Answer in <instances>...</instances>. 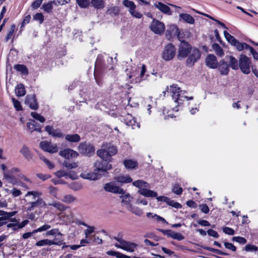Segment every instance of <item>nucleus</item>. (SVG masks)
<instances>
[{
	"instance_id": "obj_64",
	"label": "nucleus",
	"mask_w": 258,
	"mask_h": 258,
	"mask_svg": "<svg viewBox=\"0 0 258 258\" xmlns=\"http://www.w3.org/2000/svg\"><path fill=\"white\" fill-rule=\"evenodd\" d=\"M167 204L169 205L176 209H179L181 208V205L179 203L176 202L173 200H171L170 199H169V201L167 202Z\"/></svg>"
},
{
	"instance_id": "obj_17",
	"label": "nucleus",
	"mask_w": 258,
	"mask_h": 258,
	"mask_svg": "<svg viewBox=\"0 0 258 258\" xmlns=\"http://www.w3.org/2000/svg\"><path fill=\"white\" fill-rule=\"evenodd\" d=\"M156 8L160 11L162 13L168 15H172V11L170 8L167 5L162 3L161 2H157L154 4Z\"/></svg>"
},
{
	"instance_id": "obj_10",
	"label": "nucleus",
	"mask_w": 258,
	"mask_h": 258,
	"mask_svg": "<svg viewBox=\"0 0 258 258\" xmlns=\"http://www.w3.org/2000/svg\"><path fill=\"white\" fill-rule=\"evenodd\" d=\"M177 37L179 41H181L182 38L180 37V31L175 25H170L166 32V37L170 40L174 37Z\"/></svg>"
},
{
	"instance_id": "obj_13",
	"label": "nucleus",
	"mask_w": 258,
	"mask_h": 258,
	"mask_svg": "<svg viewBox=\"0 0 258 258\" xmlns=\"http://www.w3.org/2000/svg\"><path fill=\"white\" fill-rule=\"evenodd\" d=\"M206 64L211 69H216L218 67V62L216 57L214 54H209L206 58Z\"/></svg>"
},
{
	"instance_id": "obj_22",
	"label": "nucleus",
	"mask_w": 258,
	"mask_h": 258,
	"mask_svg": "<svg viewBox=\"0 0 258 258\" xmlns=\"http://www.w3.org/2000/svg\"><path fill=\"white\" fill-rule=\"evenodd\" d=\"M117 183H120V185L124 183H130L132 181V178L129 175H119L114 178Z\"/></svg>"
},
{
	"instance_id": "obj_45",
	"label": "nucleus",
	"mask_w": 258,
	"mask_h": 258,
	"mask_svg": "<svg viewBox=\"0 0 258 258\" xmlns=\"http://www.w3.org/2000/svg\"><path fill=\"white\" fill-rule=\"evenodd\" d=\"M79 6L81 8H87L89 7L90 2L89 0H76Z\"/></svg>"
},
{
	"instance_id": "obj_44",
	"label": "nucleus",
	"mask_w": 258,
	"mask_h": 258,
	"mask_svg": "<svg viewBox=\"0 0 258 258\" xmlns=\"http://www.w3.org/2000/svg\"><path fill=\"white\" fill-rule=\"evenodd\" d=\"M85 153L86 154V155L90 156L94 153L95 148L92 145H86L85 146Z\"/></svg>"
},
{
	"instance_id": "obj_19",
	"label": "nucleus",
	"mask_w": 258,
	"mask_h": 258,
	"mask_svg": "<svg viewBox=\"0 0 258 258\" xmlns=\"http://www.w3.org/2000/svg\"><path fill=\"white\" fill-rule=\"evenodd\" d=\"M124 122L127 125L131 126L133 129L135 128L136 127L138 128L140 127L139 124L137 123L132 115L129 114L125 116Z\"/></svg>"
},
{
	"instance_id": "obj_15",
	"label": "nucleus",
	"mask_w": 258,
	"mask_h": 258,
	"mask_svg": "<svg viewBox=\"0 0 258 258\" xmlns=\"http://www.w3.org/2000/svg\"><path fill=\"white\" fill-rule=\"evenodd\" d=\"M25 103L32 109L36 110L38 108L35 95H27L25 99Z\"/></svg>"
},
{
	"instance_id": "obj_36",
	"label": "nucleus",
	"mask_w": 258,
	"mask_h": 258,
	"mask_svg": "<svg viewBox=\"0 0 258 258\" xmlns=\"http://www.w3.org/2000/svg\"><path fill=\"white\" fill-rule=\"evenodd\" d=\"M233 45L234 46L238 51H241L243 49H249L250 47L248 44L245 43H241L237 40Z\"/></svg>"
},
{
	"instance_id": "obj_35",
	"label": "nucleus",
	"mask_w": 258,
	"mask_h": 258,
	"mask_svg": "<svg viewBox=\"0 0 258 258\" xmlns=\"http://www.w3.org/2000/svg\"><path fill=\"white\" fill-rule=\"evenodd\" d=\"M216 54L220 57H222L224 55V51L222 48L217 43H214L212 46Z\"/></svg>"
},
{
	"instance_id": "obj_37",
	"label": "nucleus",
	"mask_w": 258,
	"mask_h": 258,
	"mask_svg": "<svg viewBox=\"0 0 258 258\" xmlns=\"http://www.w3.org/2000/svg\"><path fill=\"white\" fill-rule=\"evenodd\" d=\"M226 58L229 59V66L233 70H237L238 66L237 59L232 56H226Z\"/></svg>"
},
{
	"instance_id": "obj_11",
	"label": "nucleus",
	"mask_w": 258,
	"mask_h": 258,
	"mask_svg": "<svg viewBox=\"0 0 258 258\" xmlns=\"http://www.w3.org/2000/svg\"><path fill=\"white\" fill-rule=\"evenodd\" d=\"M151 30L155 34H161L165 30V25L163 23L156 19H153L150 26Z\"/></svg>"
},
{
	"instance_id": "obj_53",
	"label": "nucleus",
	"mask_w": 258,
	"mask_h": 258,
	"mask_svg": "<svg viewBox=\"0 0 258 258\" xmlns=\"http://www.w3.org/2000/svg\"><path fill=\"white\" fill-rule=\"evenodd\" d=\"M82 187V185L80 183L73 182L70 184V188L74 191H78Z\"/></svg>"
},
{
	"instance_id": "obj_8",
	"label": "nucleus",
	"mask_w": 258,
	"mask_h": 258,
	"mask_svg": "<svg viewBox=\"0 0 258 258\" xmlns=\"http://www.w3.org/2000/svg\"><path fill=\"white\" fill-rule=\"evenodd\" d=\"M239 62V68L242 72L245 74H248L250 72V59L246 55L241 54L240 56Z\"/></svg>"
},
{
	"instance_id": "obj_25",
	"label": "nucleus",
	"mask_w": 258,
	"mask_h": 258,
	"mask_svg": "<svg viewBox=\"0 0 258 258\" xmlns=\"http://www.w3.org/2000/svg\"><path fill=\"white\" fill-rule=\"evenodd\" d=\"M27 126L31 133L34 131H37L39 133L41 132L40 126L34 120L28 122L27 123Z\"/></svg>"
},
{
	"instance_id": "obj_55",
	"label": "nucleus",
	"mask_w": 258,
	"mask_h": 258,
	"mask_svg": "<svg viewBox=\"0 0 258 258\" xmlns=\"http://www.w3.org/2000/svg\"><path fill=\"white\" fill-rule=\"evenodd\" d=\"M173 192L177 195H180L182 192V188L178 184H175L172 189Z\"/></svg>"
},
{
	"instance_id": "obj_48",
	"label": "nucleus",
	"mask_w": 258,
	"mask_h": 258,
	"mask_svg": "<svg viewBox=\"0 0 258 258\" xmlns=\"http://www.w3.org/2000/svg\"><path fill=\"white\" fill-rule=\"evenodd\" d=\"M87 229L85 230L84 233L86 238H89L90 235L93 233L95 231V228L94 226H91L89 225L86 227Z\"/></svg>"
},
{
	"instance_id": "obj_16",
	"label": "nucleus",
	"mask_w": 258,
	"mask_h": 258,
	"mask_svg": "<svg viewBox=\"0 0 258 258\" xmlns=\"http://www.w3.org/2000/svg\"><path fill=\"white\" fill-rule=\"evenodd\" d=\"M80 176L84 178L90 180H96L100 178L101 177L99 175L98 172L94 170L93 172H90L88 173H82L81 174Z\"/></svg>"
},
{
	"instance_id": "obj_51",
	"label": "nucleus",
	"mask_w": 258,
	"mask_h": 258,
	"mask_svg": "<svg viewBox=\"0 0 258 258\" xmlns=\"http://www.w3.org/2000/svg\"><path fill=\"white\" fill-rule=\"evenodd\" d=\"M63 165L69 169H73L78 166V163L76 162H70L69 161L65 160L63 162Z\"/></svg>"
},
{
	"instance_id": "obj_42",
	"label": "nucleus",
	"mask_w": 258,
	"mask_h": 258,
	"mask_svg": "<svg viewBox=\"0 0 258 258\" xmlns=\"http://www.w3.org/2000/svg\"><path fill=\"white\" fill-rule=\"evenodd\" d=\"M17 213V211H13L11 212H7L5 211V214H4L3 217H0V221H6V220L15 215Z\"/></svg>"
},
{
	"instance_id": "obj_38",
	"label": "nucleus",
	"mask_w": 258,
	"mask_h": 258,
	"mask_svg": "<svg viewBox=\"0 0 258 258\" xmlns=\"http://www.w3.org/2000/svg\"><path fill=\"white\" fill-rule=\"evenodd\" d=\"M120 198L121 199V202L127 205V207L129 206V204H131L130 202L132 199V197L130 194L125 192V194L121 195Z\"/></svg>"
},
{
	"instance_id": "obj_33",
	"label": "nucleus",
	"mask_w": 258,
	"mask_h": 258,
	"mask_svg": "<svg viewBox=\"0 0 258 258\" xmlns=\"http://www.w3.org/2000/svg\"><path fill=\"white\" fill-rule=\"evenodd\" d=\"M66 140L70 142H78L80 141V137L78 134H68L65 137Z\"/></svg>"
},
{
	"instance_id": "obj_31",
	"label": "nucleus",
	"mask_w": 258,
	"mask_h": 258,
	"mask_svg": "<svg viewBox=\"0 0 258 258\" xmlns=\"http://www.w3.org/2000/svg\"><path fill=\"white\" fill-rule=\"evenodd\" d=\"M20 152L24 156V157L27 160H30L32 158V155L29 151L27 146L24 145L21 149Z\"/></svg>"
},
{
	"instance_id": "obj_34",
	"label": "nucleus",
	"mask_w": 258,
	"mask_h": 258,
	"mask_svg": "<svg viewBox=\"0 0 258 258\" xmlns=\"http://www.w3.org/2000/svg\"><path fill=\"white\" fill-rule=\"evenodd\" d=\"M48 206H53L59 211H63L67 209V207L64 205L59 202L49 203Z\"/></svg>"
},
{
	"instance_id": "obj_28",
	"label": "nucleus",
	"mask_w": 258,
	"mask_h": 258,
	"mask_svg": "<svg viewBox=\"0 0 258 258\" xmlns=\"http://www.w3.org/2000/svg\"><path fill=\"white\" fill-rule=\"evenodd\" d=\"M15 93L17 96H23L26 94L25 88L23 84H19L15 88Z\"/></svg>"
},
{
	"instance_id": "obj_20",
	"label": "nucleus",
	"mask_w": 258,
	"mask_h": 258,
	"mask_svg": "<svg viewBox=\"0 0 258 258\" xmlns=\"http://www.w3.org/2000/svg\"><path fill=\"white\" fill-rule=\"evenodd\" d=\"M45 131L50 135L54 137L62 138L64 135L60 132L59 130H54L52 126L47 125L45 127Z\"/></svg>"
},
{
	"instance_id": "obj_14",
	"label": "nucleus",
	"mask_w": 258,
	"mask_h": 258,
	"mask_svg": "<svg viewBox=\"0 0 258 258\" xmlns=\"http://www.w3.org/2000/svg\"><path fill=\"white\" fill-rule=\"evenodd\" d=\"M146 66L145 64H142L141 68L138 67L136 69V71L140 72L139 76H136L137 74H133L130 76V78H132L133 77H135L136 82H140L141 81L145 80L146 78L144 77V75L146 72Z\"/></svg>"
},
{
	"instance_id": "obj_47",
	"label": "nucleus",
	"mask_w": 258,
	"mask_h": 258,
	"mask_svg": "<svg viewBox=\"0 0 258 258\" xmlns=\"http://www.w3.org/2000/svg\"><path fill=\"white\" fill-rule=\"evenodd\" d=\"M14 68L19 72H21L23 74H27L28 70L26 67L23 64L15 65Z\"/></svg>"
},
{
	"instance_id": "obj_50",
	"label": "nucleus",
	"mask_w": 258,
	"mask_h": 258,
	"mask_svg": "<svg viewBox=\"0 0 258 258\" xmlns=\"http://www.w3.org/2000/svg\"><path fill=\"white\" fill-rule=\"evenodd\" d=\"M42 195V193L39 191H29L27 192L26 194V197L33 196V199L34 200L36 198H41V197Z\"/></svg>"
},
{
	"instance_id": "obj_52",
	"label": "nucleus",
	"mask_w": 258,
	"mask_h": 258,
	"mask_svg": "<svg viewBox=\"0 0 258 258\" xmlns=\"http://www.w3.org/2000/svg\"><path fill=\"white\" fill-rule=\"evenodd\" d=\"M33 19L41 24L44 21V16L41 13H37L33 16Z\"/></svg>"
},
{
	"instance_id": "obj_61",
	"label": "nucleus",
	"mask_w": 258,
	"mask_h": 258,
	"mask_svg": "<svg viewBox=\"0 0 258 258\" xmlns=\"http://www.w3.org/2000/svg\"><path fill=\"white\" fill-rule=\"evenodd\" d=\"M232 240L238 242L240 244H245L247 241L245 238L240 236L233 237L232 238Z\"/></svg>"
},
{
	"instance_id": "obj_49",
	"label": "nucleus",
	"mask_w": 258,
	"mask_h": 258,
	"mask_svg": "<svg viewBox=\"0 0 258 258\" xmlns=\"http://www.w3.org/2000/svg\"><path fill=\"white\" fill-rule=\"evenodd\" d=\"M170 111L166 109L165 107L163 109L162 113L160 114L161 116H163V118L164 120L168 119L169 117L173 118L174 117L173 114L169 113Z\"/></svg>"
},
{
	"instance_id": "obj_2",
	"label": "nucleus",
	"mask_w": 258,
	"mask_h": 258,
	"mask_svg": "<svg viewBox=\"0 0 258 258\" xmlns=\"http://www.w3.org/2000/svg\"><path fill=\"white\" fill-rule=\"evenodd\" d=\"M133 185L139 188L138 193L146 197H156V192L149 189L150 187L148 183L142 180H138L133 182Z\"/></svg>"
},
{
	"instance_id": "obj_24",
	"label": "nucleus",
	"mask_w": 258,
	"mask_h": 258,
	"mask_svg": "<svg viewBox=\"0 0 258 258\" xmlns=\"http://www.w3.org/2000/svg\"><path fill=\"white\" fill-rule=\"evenodd\" d=\"M218 69L222 75H226L229 71V66L224 60H221L219 62Z\"/></svg>"
},
{
	"instance_id": "obj_1",
	"label": "nucleus",
	"mask_w": 258,
	"mask_h": 258,
	"mask_svg": "<svg viewBox=\"0 0 258 258\" xmlns=\"http://www.w3.org/2000/svg\"><path fill=\"white\" fill-rule=\"evenodd\" d=\"M167 91L170 93L172 99L178 105L182 104L184 99L192 100L193 97H188L184 95L185 91L180 90V88L176 85H172L167 87Z\"/></svg>"
},
{
	"instance_id": "obj_39",
	"label": "nucleus",
	"mask_w": 258,
	"mask_h": 258,
	"mask_svg": "<svg viewBox=\"0 0 258 258\" xmlns=\"http://www.w3.org/2000/svg\"><path fill=\"white\" fill-rule=\"evenodd\" d=\"M124 165L126 168L133 169L138 165V163L136 161L132 160H125L123 162Z\"/></svg>"
},
{
	"instance_id": "obj_60",
	"label": "nucleus",
	"mask_w": 258,
	"mask_h": 258,
	"mask_svg": "<svg viewBox=\"0 0 258 258\" xmlns=\"http://www.w3.org/2000/svg\"><path fill=\"white\" fill-rule=\"evenodd\" d=\"M30 206L27 208V211H32L35 208L39 207L37 200L35 201L28 203Z\"/></svg>"
},
{
	"instance_id": "obj_41",
	"label": "nucleus",
	"mask_w": 258,
	"mask_h": 258,
	"mask_svg": "<svg viewBox=\"0 0 258 258\" xmlns=\"http://www.w3.org/2000/svg\"><path fill=\"white\" fill-rule=\"evenodd\" d=\"M122 4L126 8H128V12H130L134 9H136V6L135 3L131 1L128 0H123L122 2Z\"/></svg>"
},
{
	"instance_id": "obj_9",
	"label": "nucleus",
	"mask_w": 258,
	"mask_h": 258,
	"mask_svg": "<svg viewBox=\"0 0 258 258\" xmlns=\"http://www.w3.org/2000/svg\"><path fill=\"white\" fill-rule=\"evenodd\" d=\"M201 55V52L198 49L192 48L188 54L186 61V65L190 67L193 66L195 63L200 59Z\"/></svg>"
},
{
	"instance_id": "obj_63",
	"label": "nucleus",
	"mask_w": 258,
	"mask_h": 258,
	"mask_svg": "<svg viewBox=\"0 0 258 258\" xmlns=\"http://www.w3.org/2000/svg\"><path fill=\"white\" fill-rule=\"evenodd\" d=\"M43 1L44 0H35L31 4V6L33 9H37L41 6Z\"/></svg>"
},
{
	"instance_id": "obj_54",
	"label": "nucleus",
	"mask_w": 258,
	"mask_h": 258,
	"mask_svg": "<svg viewBox=\"0 0 258 258\" xmlns=\"http://www.w3.org/2000/svg\"><path fill=\"white\" fill-rule=\"evenodd\" d=\"M31 116L35 119L39 120L41 122H44L45 120L44 117L36 112H31Z\"/></svg>"
},
{
	"instance_id": "obj_40",
	"label": "nucleus",
	"mask_w": 258,
	"mask_h": 258,
	"mask_svg": "<svg viewBox=\"0 0 258 258\" xmlns=\"http://www.w3.org/2000/svg\"><path fill=\"white\" fill-rule=\"evenodd\" d=\"M77 200L76 197L72 195H66L63 197L61 201L67 204H71Z\"/></svg>"
},
{
	"instance_id": "obj_23",
	"label": "nucleus",
	"mask_w": 258,
	"mask_h": 258,
	"mask_svg": "<svg viewBox=\"0 0 258 258\" xmlns=\"http://www.w3.org/2000/svg\"><path fill=\"white\" fill-rule=\"evenodd\" d=\"M97 155L102 160L111 161V157L109 155L108 152L102 146L100 149L97 151Z\"/></svg>"
},
{
	"instance_id": "obj_3",
	"label": "nucleus",
	"mask_w": 258,
	"mask_h": 258,
	"mask_svg": "<svg viewBox=\"0 0 258 258\" xmlns=\"http://www.w3.org/2000/svg\"><path fill=\"white\" fill-rule=\"evenodd\" d=\"M113 239L118 242L114 244L115 246L117 248L130 252H134L137 248L138 245L136 243L124 240L122 238V234L121 233L114 236Z\"/></svg>"
},
{
	"instance_id": "obj_27",
	"label": "nucleus",
	"mask_w": 258,
	"mask_h": 258,
	"mask_svg": "<svg viewBox=\"0 0 258 258\" xmlns=\"http://www.w3.org/2000/svg\"><path fill=\"white\" fill-rule=\"evenodd\" d=\"M127 209L138 216H141L143 214L142 209L138 207L134 206L132 204H129V206L127 207Z\"/></svg>"
},
{
	"instance_id": "obj_12",
	"label": "nucleus",
	"mask_w": 258,
	"mask_h": 258,
	"mask_svg": "<svg viewBox=\"0 0 258 258\" xmlns=\"http://www.w3.org/2000/svg\"><path fill=\"white\" fill-rule=\"evenodd\" d=\"M40 148L44 151L50 153H56L58 151V148L56 145H52L47 141H42L40 143Z\"/></svg>"
},
{
	"instance_id": "obj_57",
	"label": "nucleus",
	"mask_w": 258,
	"mask_h": 258,
	"mask_svg": "<svg viewBox=\"0 0 258 258\" xmlns=\"http://www.w3.org/2000/svg\"><path fill=\"white\" fill-rule=\"evenodd\" d=\"M12 100L14 106L16 110L17 111L21 110L22 109V108L20 104V102L14 98H13Z\"/></svg>"
},
{
	"instance_id": "obj_18",
	"label": "nucleus",
	"mask_w": 258,
	"mask_h": 258,
	"mask_svg": "<svg viewBox=\"0 0 258 258\" xmlns=\"http://www.w3.org/2000/svg\"><path fill=\"white\" fill-rule=\"evenodd\" d=\"M59 154L66 159H70V158L77 157L78 154L76 151L70 149H66L62 151H60Z\"/></svg>"
},
{
	"instance_id": "obj_21",
	"label": "nucleus",
	"mask_w": 258,
	"mask_h": 258,
	"mask_svg": "<svg viewBox=\"0 0 258 258\" xmlns=\"http://www.w3.org/2000/svg\"><path fill=\"white\" fill-rule=\"evenodd\" d=\"M102 147L106 150L109 155L111 157L115 155L117 152V149L115 146L111 143H105L102 145Z\"/></svg>"
},
{
	"instance_id": "obj_58",
	"label": "nucleus",
	"mask_w": 258,
	"mask_h": 258,
	"mask_svg": "<svg viewBox=\"0 0 258 258\" xmlns=\"http://www.w3.org/2000/svg\"><path fill=\"white\" fill-rule=\"evenodd\" d=\"M120 12V9L119 7L115 6L111 8L110 9L108 10V12L110 14H114V15H117L119 14Z\"/></svg>"
},
{
	"instance_id": "obj_59",
	"label": "nucleus",
	"mask_w": 258,
	"mask_h": 258,
	"mask_svg": "<svg viewBox=\"0 0 258 258\" xmlns=\"http://www.w3.org/2000/svg\"><path fill=\"white\" fill-rule=\"evenodd\" d=\"M244 249L247 252L256 251L257 250V247L254 245L248 244L245 246Z\"/></svg>"
},
{
	"instance_id": "obj_46",
	"label": "nucleus",
	"mask_w": 258,
	"mask_h": 258,
	"mask_svg": "<svg viewBox=\"0 0 258 258\" xmlns=\"http://www.w3.org/2000/svg\"><path fill=\"white\" fill-rule=\"evenodd\" d=\"M16 29V25L12 24L11 26L10 29L8 31V33L6 37V41L8 42L13 36L14 31Z\"/></svg>"
},
{
	"instance_id": "obj_4",
	"label": "nucleus",
	"mask_w": 258,
	"mask_h": 258,
	"mask_svg": "<svg viewBox=\"0 0 258 258\" xmlns=\"http://www.w3.org/2000/svg\"><path fill=\"white\" fill-rule=\"evenodd\" d=\"M108 161H97L94 163L95 169L102 177L108 173V170L112 168V165Z\"/></svg>"
},
{
	"instance_id": "obj_62",
	"label": "nucleus",
	"mask_w": 258,
	"mask_h": 258,
	"mask_svg": "<svg viewBox=\"0 0 258 258\" xmlns=\"http://www.w3.org/2000/svg\"><path fill=\"white\" fill-rule=\"evenodd\" d=\"M129 13L133 17L138 19H140L143 17L142 14L141 13L139 12L138 11H136V9H134Z\"/></svg>"
},
{
	"instance_id": "obj_7",
	"label": "nucleus",
	"mask_w": 258,
	"mask_h": 258,
	"mask_svg": "<svg viewBox=\"0 0 258 258\" xmlns=\"http://www.w3.org/2000/svg\"><path fill=\"white\" fill-rule=\"evenodd\" d=\"M176 48L171 43L166 45L162 54V58L166 61L172 59L175 55Z\"/></svg>"
},
{
	"instance_id": "obj_6",
	"label": "nucleus",
	"mask_w": 258,
	"mask_h": 258,
	"mask_svg": "<svg viewBox=\"0 0 258 258\" xmlns=\"http://www.w3.org/2000/svg\"><path fill=\"white\" fill-rule=\"evenodd\" d=\"M103 188L106 191L115 194L123 195L125 194V191L117 185V182L115 180L104 184Z\"/></svg>"
},
{
	"instance_id": "obj_56",
	"label": "nucleus",
	"mask_w": 258,
	"mask_h": 258,
	"mask_svg": "<svg viewBox=\"0 0 258 258\" xmlns=\"http://www.w3.org/2000/svg\"><path fill=\"white\" fill-rule=\"evenodd\" d=\"M51 227L50 225L48 224H45L39 228L35 229L33 231V233H37V232H40L42 231H46L48 229H50Z\"/></svg>"
},
{
	"instance_id": "obj_5",
	"label": "nucleus",
	"mask_w": 258,
	"mask_h": 258,
	"mask_svg": "<svg viewBox=\"0 0 258 258\" xmlns=\"http://www.w3.org/2000/svg\"><path fill=\"white\" fill-rule=\"evenodd\" d=\"M180 41L181 43L179 45V49L177 56L178 59H182L187 56L192 48L188 43L182 40V39Z\"/></svg>"
},
{
	"instance_id": "obj_29",
	"label": "nucleus",
	"mask_w": 258,
	"mask_h": 258,
	"mask_svg": "<svg viewBox=\"0 0 258 258\" xmlns=\"http://www.w3.org/2000/svg\"><path fill=\"white\" fill-rule=\"evenodd\" d=\"M180 18L182 19L184 22L190 24H193L195 23L194 18L189 14L186 13L181 14L179 15Z\"/></svg>"
},
{
	"instance_id": "obj_32",
	"label": "nucleus",
	"mask_w": 258,
	"mask_h": 258,
	"mask_svg": "<svg viewBox=\"0 0 258 258\" xmlns=\"http://www.w3.org/2000/svg\"><path fill=\"white\" fill-rule=\"evenodd\" d=\"M53 244H57V243L56 242L48 239L41 240L37 241L36 243V245L38 246H42L44 245H51Z\"/></svg>"
},
{
	"instance_id": "obj_26",
	"label": "nucleus",
	"mask_w": 258,
	"mask_h": 258,
	"mask_svg": "<svg viewBox=\"0 0 258 258\" xmlns=\"http://www.w3.org/2000/svg\"><path fill=\"white\" fill-rule=\"evenodd\" d=\"M91 6L96 9H102L105 7L104 0H91L90 2Z\"/></svg>"
},
{
	"instance_id": "obj_30",
	"label": "nucleus",
	"mask_w": 258,
	"mask_h": 258,
	"mask_svg": "<svg viewBox=\"0 0 258 258\" xmlns=\"http://www.w3.org/2000/svg\"><path fill=\"white\" fill-rule=\"evenodd\" d=\"M4 178L10 183L15 185L18 183V181L15 177L11 174V173L4 172Z\"/></svg>"
},
{
	"instance_id": "obj_43",
	"label": "nucleus",
	"mask_w": 258,
	"mask_h": 258,
	"mask_svg": "<svg viewBox=\"0 0 258 258\" xmlns=\"http://www.w3.org/2000/svg\"><path fill=\"white\" fill-rule=\"evenodd\" d=\"M45 12L47 13H50L52 12L53 10V6L51 5L50 3H44L41 8Z\"/></svg>"
}]
</instances>
